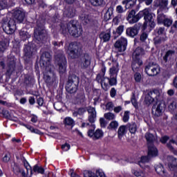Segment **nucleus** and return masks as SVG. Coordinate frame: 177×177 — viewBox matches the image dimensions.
Here are the masks:
<instances>
[{
	"mask_svg": "<svg viewBox=\"0 0 177 177\" xmlns=\"http://www.w3.org/2000/svg\"><path fill=\"white\" fill-rule=\"evenodd\" d=\"M87 111L88 113V121L90 122L91 127L93 129H95V124L94 122L96 121V109L93 106H88Z\"/></svg>",
	"mask_w": 177,
	"mask_h": 177,
	"instance_id": "20",
	"label": "nucleus"
},
{
	"mask_svg": "<svg viewBox=\"0 0 177 177\" xmlns=\"http://www.w3.org/2000/svg\"><path fill=\"white\" fill-rule=\"evenodd\" d=\"M108 82L111 86H115L117 85V77L109 76L108 77Z\"/></svg>",
	"mask_w": 177,
	"mask_h": 177,
	"instance_id": "44",
	"label": "nucleus"
},
{
	"mask_svg": "<svg viewBox=\"0 0 177 177\" xmlns=\"http://www.w3.org/2000/svg\"><path fill=\"white\" fill-rule=\"evenodd\" d=\"M131 102L133 106L135 107V109H139V104H138L136 98H135V95H133V97L131 99Z\"/></svg>",
	"mask_w": 177,
	"mask_h": 177,
	"instance_id": "59",
	"label": "nucleus"
},
{
	"mask_svg": "<svg viewBox=\"0 0 177 177\" xmlns=\"http://www.w3.org/2000/svg\"><path fill=\"white\" fill-rule=\"evenodd\" d=\"M40 59H41V61L43 62V64L44 66H45V67L51 66L50 60H52V56L50 55V53L49 52L43 53Z\"/></svg>",
	"mask_w": 177,
	"mask_h": 177,
	"instance_id": "24",
	"label": "nucleus"
},
{
	"mask_svg": "<svg viewBox=\"0 0 177 177\" xmlns=\"http://www.w3.org/2000/svg\"><path fill=\"white\" fill-rule=\"evenodd\" d=\"M152 157H157V156H149V149H148V156H142L140 162H149V161L150 160V158H151Z\"/></svg>",
	"mask_w": 177,
	"mask_h": 177,
	"instance_id": "56",
	"label": "nucleus"
},
{
	"mask_svg": "<svg viewBox=\"0 0 177 177\" xmlns=\"http://www.w3.org/2000/svg\"><path fill=\"white\" fill-rule=\"evenodd\" d=\"M140 19H142V11L136 14L135 10L129 11L127 17V20L129 21V24H135V23H138Z\"/></svg>",
	"mask_w": 177,
	"mask_h": 177,
	"instance_id": "16",
	"label": "nucleus"
},
{
	"mask_svg": "<svg viewBox=\"0 0 177 177\" xmlns=\"http://www.w3.org/2000/svg\"><path fill=\"white\" fill-rule=\"evenodd\" d=\"M142 17H144L145 22L142 25V30L145 31L147 28V24L151 28H154L156 27V22L154 21V17L156 15L154 13L150 12L149 9H145L141 11Z\"/></svg>",
	"mask_w": 177,
	"mask_h": 177,
	"instance_id": "3",
	"label": "nucleus"
},
{
	"mask_svg": "<svg viewBox=\"0 0 177 177\" xmlns=\"http://www.w3.org/2000/svg\"><path fill=\"white\" fill-rule=\"evenodd\" d=\"M156 32L158 35H164L165 34V28L160 27L156 29Z\"/></svg>",
	"mask_w": 177,
	"mask_h": 177,
	"instance_id": "61",
	"label": "nucleus"
},
{
	"mask_svg": "<svg viewBox=\"0 0 177 177\" xmlns=\"http://www.w3.org/2000/svg\"><path fill=\"white\" fill-rule=\"evenodd\" d=\"M13 17L14 19L12 20H14L15 23L16 21L17 23H23L24 17H26V14L20 10H16L13 12Z\"/></svg>",
	"mask_w": 177,
	"mask_h": 177,
	"instance_id": "22",
	"label": "nucleus"
},
{
	"mask_svg": "<svg viewBox=\"0 0 177 177\" xmlns=\"http://www.w3.org/2000/svg\"><path fill=\"white\" fill-rule=\"evenodd\" d=\"M165 110V103L161 101H157L152 106V114L155 117H161Z\"/></svg>",
	"mask_w": 177,
	"mask_h": 177,
	"instance_id": "12",
	"label": "nucleus"
},
{
	"mask_svg": "<svg viewBox=\"0 0 177 177\" xmlns=\"http://www.w3.org/2000/svg\"><path fill=\"white\" fill-rule=\"evenodd\" d=\"M104 118L106 120H109V121H111L112 120H114L115 118V115L111 112H109L106 113H104Z\"/></svg>",
	"mask_w": 177,
	"mask_h": 177,
	"instance_id": "49",
	"label": "nucleus"
},
{
	"mask_svg": "<svg viewBox=\"0 0 177 177\" xmlns=\"http://www.w3.org/2000/svg\"><path fill=\"white\" fill-rule=\"evenodd\" d=\"M104 133L100 129H97L95 132H94V140H97V139H100V138H103Z\"/></svg>",
	"mask_w": 177,
	"mask_h": 177,
	"instance_id": "46",
	"label": "nucleus"
},
{
	"mask_svg": "<svg viewBox=\"0 0 177 177\" xmlns=\"http://www.w3.org/2000/svg\"><path fill=\"white\" fill-rule=\"evenodd\" d=\"M80 66L81 68H83L84 70L88 68V67L91 66V56H89V54H84V55L80 57Z\"/></svg>",
	"mask_w": 177,
	"mask_h": 177,
	"instance_id": "21",
	"label": "nucleus"
},
{
	"mask_svg": "<svg viewBox=\"0 0 177 177\" xmlns=\"http://www.w3.org/2000/svg\"><path fill=\"white\" fill-rule=\"evenodd\" d=\"M132 174L136 177H146V174L142 171H138L136 170H132Z\"/></svg>",
	"mask_w": 177,
	"mask_h": 177,
	"instance_id": "58",
	"label": "nucleus"
},
{
	"mask_svg": "<svg viewBox=\"0 0 177 177\" xmlns=\"http://www.w3.org/2000/svg\"><path fill=\"white\" fill-rule=\"evenodd\" d=\"M127 126L125 125H122L119 127L118 130V138L119 139H122V137L124 136V135H125L127 133Z\"/></svg>",
	"mask_w": 177,
	"mask_h": 177,
	"instance_id": "39",
	"label": "nucleus"
},
{
	"mask_svg": "<svg viewBox=\"0 0 177 177\" xmlns=\"http://www.w3.org/2000/svg\"><path fill=\"white\" fill-rule=\"evenodd\" d=\"M139 71H135L134 73H136L134 75H133V78L136 81V82H141L142 81V75L138 73Z\"/></svg>",
	"mask_w": 177,
	"mask_h": 177,
	"instance_id": "52",
	"label": "nucleus"
},
{
	"mask_svg": "<svg viewBox=\"0 0 177 177\" xmlns=\"http://www.w3.org/2000/svg\"><path fill=\"white\" fill-rule=\"evenodd\" d=\"M122 120H123L124 122H128V121H129V111H124Z\"/></svg>",
	"mask_w": 177,
	"mask_h": 177,
	"instance_id": "63",
	"label": "nucleus"
},
{
	"mask_svg": "<svg viewBox=\"0 0 177 177\" xmlns=\"http://www.w3.org/2000/svg\"><path fill=\"white\" fill-rule=\"evenodd\" d=\"M154 100L160 102V91L158 90H152L149 91L145 96V103L147 106H150Z\"/></svg>",
	"mask_w": 177,
	"mask_h": 177,
	"instance_id": "8",
	"label": "nucleus"
},
{
	"mask_svg": "<svg viewBox=\"0 0 177 177\" xmlns=\"http://www.w3.org/2000/svg\"><path fill=\"white\" fill-rule=\"evenodd\" d=\"M80 19L84 26L93 27L97 24V21L92 15H89V14H82L80 15Z\"/></svg>",
	"mask_w": 177,
	"mask_h": 177,
	"instance_id": "14",
	"label": "nucleus"
},
{
	"mask_svg": "<svg viewBox=\"0 0 177 177\" xmlns=\"http://www.w3.org/2000/svg\"><path fill=\"white\" fill-rule=\"evenodd\" d=\"M127 45H128V41L126 38L121 37L119 40L116 41L114 46L118 52H125L127 50Z\"/></svg>",
	"mask_w": 177,
	"mask_h": 177,
	"instance_id": "19",
	"label": "nucleus"
},
{
	"mask_svg": "<svg viewBox=\"0 0 177 177\" xmlns=\"http://www.w3.org/2000/svg\"><path fill=\"white\" fill-rule=\"evenodd\" d=\"M93 6H100L103 5L104 0H89Z\"/></svg>",
	"mask_w": 177,
	"mask_h": 177,
	"instance_id": "53",
	"label": "nucleus"
},
{
	"mask_svg": "<svg viewBox=\"0 0 177 177\" xmlns=\"http://www.w3.org/2000/svg\"><path fill=\"white\" fill-rule=\"evenodd\" d=\"M19 35L22 41H26L27 39H28V38H30L31 37V35H30V34H28L27 31H25L23 29L21 30V31L19 32Z\"/></svg>",
	"mask_w": 177,
	"mask_h": 177,
	"instance_id": "43",
	"label": "nucleus"
},
{
	"mask_svg": "<svg viewBox=\"0 0 177 177\" xmlns=\"http://www.w3.org/2000/svg\"><path fill=\"white\" fill-rule=\"evenodd\" d=\"M125 9H124L123 7H122L121 5H119L116 7V12L118 13V15H122L125 12Z\"/></svg>",
	"mask_w": 177,
	"mask_h": 177,
	"instance_id": "62",
	"label": "nucleus"
},
{
	"mask_svg": "<svg viewBox=\"0 0 177 177\" xmlns=\"http://www.w3.org/2000/svg\"><path fill=\"white\" fill-rule=\"evenodd\" d=\"M164 12H165V10H157L156 21L158 24H162L167 17V15L164 14Z\"/></svg>",
	"mask_w": 177,
	"mask_h": 177,
	"instance_id": "31",
	"label": "nucleus"
},
{
	"mask_svg": "<svg viewBox=\"0 0 177 177\" xmlns=\"http://www.w3.org/2000/svg\"><path fill=\"white\" fill-rule=\"evenodd\" d=\"M44 79L48 85H52L56 81V75L53 73V66L49 65L46 66Z\"/></svg>",
	"mask_w": 177,
	"mask_h": 177,
	"instance_id": "9",
	"label": "nucleus"
},
{
	"mask_svg": "<svg viewBox=\"0 0 177 177\" xmlns=\"http://www.w3.org/2000/svg\"><path fill=\"white\" fill-rule=\"evenodd\" d=\"M125 28V26L124 25H120L115 30L113 31V39H117L118 37H120L122 35V32H124V30Z\"/></svg>",
	"mask_w": 177,
	"mask_h": 177,
	"instance_id": "30",
	"label": "nucleus"
},
{
	"mask_svg": "<svg viewBox=\"0 0 177 177\" xmlns=\"http://www.w3.org/2000/svg\"><path fill=\"white\" fill-rule=\"evenodd\" d=\"M172 19L166 17L161 24H163L165 27H170L172 26Z\"/></svg>",
	"mask_w": 177,
	"mask_h": 177,
	"instance_id": "47",
	"label": "nucleus"
},
{
	"mask_svg": "<svg viewBox=\"0 0 177 177\" xmlns=\"http://www.w3.org/2000/svg\"><path fill=\"white\" fill-rule=\"evenodd\" d=\"M118 128V122L112 121L108 126L107 129H117Z\"/></svg>",
	"mask_w": 177,
	"mask_h": 177,
	"instance_id": "50",
	"label": "nucleus"
},
{
	"mask_svg": "<svg viewBox=\"0 0 177 177\" xmlns=\"http://www.w3.org/2000/svg\"><path fill=\"white\" fill-rule=\"evenodd\" d=\"M101 86L104 91H109V77L104 76L97 75V81H100Z\"/></svg>",
	"mask_w": 177,
	"mask_h": 177,
	"instance_id": "25",
	"label": "nucleus"
},
{
	"mask_svg": "<svg viewBox=\"0 0 177 177\" xmlns=\"http://www.w3.org/2000/svg\"><path fill=\"white\" fill-rule=\"evenodd\" d=\"M2 28L6 34H13L16 31L15 19H10L8 17H3L1 20Z\"/></svg>",
	"mask_w": 177,
	"mask_h": 177,
	"instance_id": "6",
	"label": "nucleus"
},
{
	"mask_svg": "<svg viewBox=\"0 0 177 177\" xmlns=\"http://www.w3.org/2000/svg\"><path fill=\"white\" fill-rule=\"evenodd\" d=\"M83 174L84 177H106V175H104V173L102 170H96L95 175L92 171L86 170Z\"/></svg>",
	"mask_w": 177,
	"mask_h": 177,
	"instance_id": "26",
	"label": "nucleus"
},
{
	"mask_svg": "<svg viewBox=\"0 0 177 177\" xmlns=\"http://www.w3.org/2000/svg\"><path fill=\"white\" fill-rule=\"evenodd\" d=\"M119 70L118 64L115 63L113 66L109 68V77H117Z\"/></svg>",
	"mask_w": 177,
	"mask_h": 177,
	"instance_id": "37",
	"label": "nucleus"
},
{
	"mask_svg": "<svg viewBox=\"0 0 177 177\" xmlns=\"http://www.w3.org/2000/svg\"><path fill=\"white\" fill-rule=\"evenodd\" d=\"M126 127L127 128V129H129L130 133L135 134L138 131V125L135 122L128 123L126 125Z\"/></svg>",
	"mask_w": 177,
	"mask_h": 177,
	"instance_id": "38",
	"label": "nucleus"
},
{
	"mask_svg": "<svg viewBox=\"0 0 177 177\" xmlns=\"http://www.w3.org/2000/svg\"><path fill=\"white\" fill-rule=\"evenodd\" d=\"M153 42L156 46H160L162 42H165V37H156L153 39Z\"/></svg>",
	"mask_w": 177,
	"mask_h": 177,
	"instance_id": "48",
	"label": "nucleus"
},
{
	"mask_svg": "<svg viewBox=\"0 0 177 177\" xmlns=\"http://www.w3.org/2000/svg\"><path fill=\"white\" fill-rule=\"evenodd\" d=\"M24 53L26 57H28V59H31V57L37 54V46L33 43H29L25 45Z\"/></svg>",
	"mask_w": 177,
	"mask_h": 177,
	"instance_id": "15",
	"label": "nucleus"
},
{
	"mask_svg": "<svg viewBox=\"0 0 177 177\" xmlns=\"http://www.w3.org/2000/svg\"><path fill=\"white\" fill-rule=\"evenodd\" d=\"M12 171L15 175H21V176L26 177V171H24L23 169L20 168L18 164L14 163Z\"/></svg>",
	"mask_w": 177,
	"mask_h": 177,
	"instance_id": "32",
	"label": "nucleus"
},
{
	"mask_svg": "<svg viewBox=\"0 0 177 177\" xmlns=\"http://www.w3.org/2000/svg\"><path fill=\"white\" fill-rule=\"evenodd\" d=\"M106 110L111 111V110H113V109H114V104H113L111 102H108L106 104Z\"/></svg>",
	"mask_w": 177,
	"mask_h": 177,
	"instance_id": "64",
	"label": "nucleus"
},
{
	"mask_svg": "<svg viewBox=\"0 0 177 177\" xmlns=\"http://www.w3.org/2000/svg\"><path fill=\"white\" fill-rule=\"evenodd\" d=\"M145 138L147 142L149 156H157L158 154V151L157 148L154 146V142H156V137L151 133H146Z\"/></svg>",
	"mask_w": 177,
	"mask_h": 177,
	"instance_id": "7",
	"label": "nucleus"
},
{
	"mask_svg": "<svg viewBox=\"0 0 177 177\" xmlns=\"http://www.w3.org/2000/svg\"><path fill=\"white\" fill-rule=\"evenodd\" d=\"M78 103L80 104H84L86 102V98L85 97V93L81 92L79 93L76 97Z\"/></svg>",
	"mask_w": 177,
	"mask_h": 177,
	"instance_id": "41",
	"label": "nucleus"
},
{
	"mask_svg": "<svg viewBox=\"0 0 177 177\" xmlns=\"http://www.w3.org/2000/svg\"><path fill=\"white\" fill-rule=\"evenodd\" d=\"M8 8V1L6 0H0V10Z\"/></svg>",
	"mask_w": 177,
	"mask_h": 177,
	"instance_id": "60",
	"label": "nucleus"
},
{
	"mask_svg": "<svg viewBox=\"0 0 177 177\" xmlns=\"http://www.w3.org/2000/svg\"><path fill=\"white\" fill-rule=\"evenodd\" d=\"M66 91L68 92V93H76L77 91H78V85L73 84L71 83H66Z\"/></svg>",
	"mask_w": 177,
	"mask_h": 177,
	"instance_id": "29",
	"label": "nucleus"
},
{
	"mask_svg": "<svg viewBox=\"0 0 177 177\" xmlns=\"http://www.w3.org/2000/svg\"><path fill=\"white\" fill-rule=\"evenodd\" d=\"M32 171H33V172H36L37 174H44L45 172V169H44L42 167L38 166V165H35Z\"/></svg>",
	"mask_w": 177,
	"mask_h": 177,
	"instance_id": "45",
	"label": "nucleus"
},
{
	"mask_svg": "<svg viewBox=\"0 0 177 177\" xmlns=\"http://www.w3.org/2000/svg\"><path fill=\"white\" fill-rule=\"evenodd\" d=\"M68 50L71 59H77L81 55V46L77 42H72L69 44Z\"/></svg>",
	"mask_w": 177,
	"mask_h": 177,
	"instance_id": "10",
	"label": "nucleus"
},
{
	"mask_svg": "<svg viewBox=\"0 0 177 177\" xmlns=\"http://www.w3.org/2000/svg\"><path fill=\"white\" fill-rule=\"evenodd\" d=\"M154 6L159 8L158 10H168V0H155Z\"/></svg>",
	"mask_w": 177,
	"mask_h": 177,
	"instance_id": "23",
	"label": "nucleus"
},
{
	"mask_svg": "<svg viewBox=\"0 0 177 177\" xmlns=\"http://www.w3.org/2000/svg\"><path fill=\"white\" fill-rule=\"evenodd\" d=\"M177 109V102L176 101H173L169 104V111H175Z\"/></svg>",
	"mask_w": 177,
	"mask_h": 177,
	"instance_id": "54",
	"label": "nucleus"
},
{
	"mask_svg": "<svg viewBox=\"0 0 177 177\" xmlns=\"http://www.w3.org/2000/svg\"><path fill=\"white\" fill-rule=\"evenodd\" d=\"M174 55H175V50H169L165 55L162 57V63L164 66H173L174 65Z\"/></svg>",
	"mask_w": 177,
	"mask_h": 177,
	"instance_id": "17",
	"label": "nucleus"
},
{
	"mask_svg": "<svg viewBox=\"0 0 177 177\" xmlns=\"http://www.w3.org/2000/svg\"><path fill=\"white\" fill-rule=\"evenodd\" d=\"M125 17L122 15V14H118L116 17H115L113 19V23L115 26H118L122 20H124Z\"/></svg>",
	"mask_w": 177,
	"mask_h": 177,
	"instance_id": "40",
	"label": "nucleus"
},
{
	"mask_svg": "<svg viewBox=\"0 0 177 177\" xmlns=\"http://www.w3.org/2000/svg\"><path fill=\"white\" fill-rule=\"evenodd\" d=\"M86 113V108L80 107L77 111L73 113V117H78V115H82Z\"/></svg>",
	"mask_w": 177,
	"mask_h": 177,
	"instance_id": "42",
	"label": "nucleus"
},
{
	"mask_svg": "<svg viewBox=\"0 0 177 177\" xmlns=\"http://www.w3.org/2000/svg\"><path fill=\"white\" fill-rule=\"evenodd\" d=\"M23 163H24L25 168H26L27 172H28V171H30V175H32V169H31V166H30V164H28V162L26 159H24Z\"/></svg>",
	"mask_w": 177,
	"mask_h": 177,
	"instance_id": "55",
	"label": "nucleus"
},
{
	"mask_svg": "<svg viewBox=\"0 0 177 177\" xmlns=\"http://www.w3.org/2000/svg\"><path fill=\"white\" fill-rule=\"evenodd\" d=\"M67 83L78 86L80 85V77L76 75H71L68 76Z\"/></svg>",
	"mask_w": 177,
	"mask_h": 177,
	"instance_id": "36",
	"label": "nucleus"
},
{
	"mask_svg": "<svg viewBox=\"0 0 177 177\" xmlns=\"http://www.w3.org/2000/svg\"><path fill=\"white\" fill-rule=\"evenodd\" d=\"M166 68L164 70L162 73V76L164 78H169L172 74H174L173 70H172V65H164Z\"/></svg>",
	"mask_w": 177,
	"mask_h": 177,
	"instance_id": "34",
	"label": "nucleus"
},
{
	"mask_svg": "<svg viewBox=\"0 0 177 177\" xmlns=\"http://www.w3.org/2000/svg\"><path fill=\"white\" fill-rule=\"evenodd\" d=\"M64 16H66V17H68L69 19H72V17L75 16V9L73 7L66 8L64 11Z\"/></svg>",
	"mask_w": 177,
	"mask_h": 177,
	"instance_id": "33",
	"label": "nucleus"
},
{
	"mask_svg": "<svg viewBox=\"0 0 177 177\" xmlns=\"http://www.w3.org/2000/svg\"><path fill=\"white\" fill-rule=\"evenodd\" d=\"M145 72L149 77H154L160 73V67L154 62H149L145 66Z\"/></svg>",
	"mask_w": 177,
	"mask_h": 177,
	"instance_id": "11",
	"label": "nucleus"
},
{
	"mask_svg": "<svg viewBox=\"0 0 177 177\" xmlns=\"http://www.w3.org/2000/svg\"><path fill=\"white\" fill-rule=\"evenodd\" d=\"M80 19L84 26L93 27L97 24V21L92 15H89V14H82L80 15Z\"/></svg>",
	"mask_w": 177,
	"mask_h": 177,
	"instance_id": "13",
	"label": "nucleus"
},
{
	"mask_svg": "<svg viewBox=\"0 0 177 177\" xmlns=\"http://www.w3.org/2000/svg\"><path fill=\"white\" fill-rule=\"evenodd\" d=\"M155 171L159 175H162L164 174V167H162V165H158L155 167Z\"/></svg>",
	"mask_w": 177,
	"mask_h": 177,
	"instance_id": "51",
	"label": "nucleus"
},
{
	"mask_svg": "<svg viewBox=\"0 0 177 177\" xmlns=\"http://www.w3.org/2000/svg\"><path fill=\"white\" fill-rule=\"evenodd\" d=\"M145 55V49L138 47L133 53L131 68L133 71H140V66L143 64L142 56Z\"/></svg>",
	"mask_w": 177,
	"mask_h": 177,
	"instance_id": "1",
	"label": "nucleus"
},
{
	"mask_svg": "<svg viewBox=\"0 0 177 177\" xmlns=\"http://www.w3.org/2000/svg\"><path fill=\"white\" fill-rule=\"evenodd\" d=\"M63 122L66 128H70L71 129L75 125V121L70 117L65 118Z\"/></svg>",
	"mask_w": 177,
	"mask_h": 177,
	"instance_id": "35",
	"label": "nucleus"
},
{
	"mask_svg": "<svg viewBox=\"0 0 177 177\" xmlns=\"http://www.w3.org/2000/svg\"><path fill=\"white\" fill-rule=\"evenodd\" d=\"M110 38H111V29H108L106 32H102L100 34V39L103 42H109V41H110Z\"/></svg>",
	"mask_w": 177,
	"mask_h": 177,
	"instance_id": "27",
	"label": "nucleus"
},
{
	"mask_svg": "<svg viewBox=\"0 0 177 177\" xmlns=\"http://www.w3.org/2000/svg\"><path fill=\"white\" fill-rule=\"evenodd\" d=\"M142 26L141 23H138L136 24L132 27L127 28L126 30L127 35L131 38H135V37L139 34V30H140V27H142Z\"/></svg>",
	"mask_w": 177,
	"mask_h": 177,
	"instance_id": "18",
	"label": "nucleus"
},
{
	"mask_svg": "<svg viewBox=\"0 0 177 177\" xmlns=\"http://www.w3.org/2000/svg\"><path fill=\"white\" fill-rule=\"evenodd\" d=\"M149 38V35L146 32H143L140 35V41L141 42H146V39Z\"/></svg>",
	"mask_w": 177,
	"mask_h": 177,
	"instance_id": "57",
	"label": "nucleus"
},
{
	"mask_svg": "<svg viewBox=\"0 0 177 177\" xmlns=\"http://www.w3.org/2000/svg\"><path fill=\"white\" fill-rule=\"evenodd\" d=\"M55 64L58 66V71L59 74H64L67 68V59L63 52L55 55Z\"/></svg>",
	"mask_w": 177,
	"mask_h": 177,
	"instance_id": "5",
	"label": "nucleus"
},
{
	"mask_svg": "<svg viewBox=\"0 0 177 177\" xmlns=\"http://www.w3.org/2000/svg\"><path fill=\"white\" fill-rule=\"evenodd\" d=\"M34 37L36 39V41L38 42H41L44 44L48 39V32L45 30L44 24L40 21H37V26L34 31Z\"/></svg>",
	"mask_w": 177,
	"mask_h": 177,
	"instance_id": "2",
	"label": "nucleus"
},
{
	"mask_svg": "<svg viewBox=\"0 0 177 177\" xmlns=\"http://www.w3.org/2000/svg\"><path fill=\"white\" fill-rule=\"evenodd\" d=\"M67 27L69 34L73 37L78 38V37H81L82 35V27H81L77 21L71 20L68 23Z\"/></svg>",
	"mask_w": 177,
	"mask_h": 177,
	"instance_id": "4",
	"label": "nucleus"
},
{
	"mask_svg": "<svg viewBox=\"0 0 177 177\" xmlns=\"http://www.w3.org/2000/svg\"><path fill=\"white\" fill-rule=\"evenodd\" d=\"M169 168L171 171H176L177 169V159L174 156H168Z\"/></svg>",
	"mask_w": 177,
	"mask_h": 177,
	"instance_id": "28",
	"label": "nucleus"
}]
</instances>
